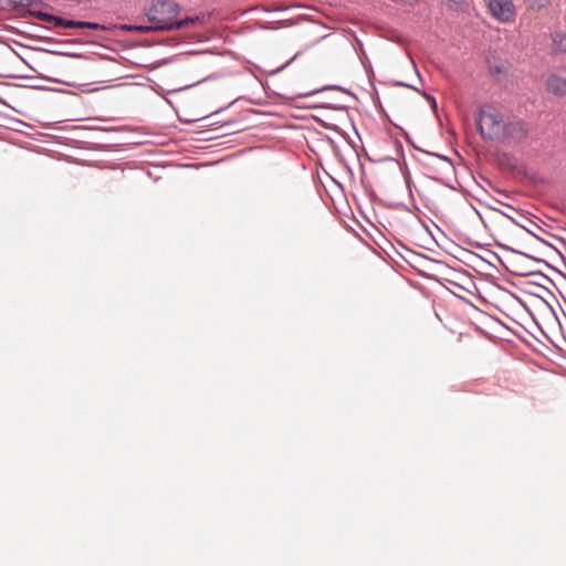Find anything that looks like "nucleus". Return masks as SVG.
Segmentation results:
<instances>
[{
	"instance_id": "obj_1",
	"label": "nucleus",
	"mask_w": 566,
	"mask_h": 566,
	"mask_svg": "<svg viewBox=\"0 0 566 566\" xmlns=\"http://www.w3.org/2000/svg\"><path fill=\"white\" fill-rule=\"evenodd\" d=\"M179 6L174 0H154L146 11L150 25H137L134 30L146 32L150 30L184 29L200 24L198 17L178 19Z\"/></svg>"
},
{
	"instance_id": "obj_2",
	"label": "nucleus",
	"mask_w": 566,
	"mask_h": 566,
	"mask_svg": "<svg viewBox=\"0 0 566 566\" xmlns=\"http://www.w3.org/2000/svg\"><path fill=\"white\" fill-rule=\"evenodd\" d=\"M507 119L493 106L485 105L481 107L476 119L478 129L482 138L500 142L503 137Z\"/></svg>"
},
{
	"instance_id": "obj_3",
	"label": "nucleus",
	"mask_w": 566,
	"mask_h": 566,
	"mask_svg": "<svg viewBox=\"0 0 566 566\" xmlns=\"http://www.w3.org/2000/svg\"><path fill=\"white\" fill-rule=\"evenodd\" d=\"M528 126L520 118L507 119L500 143L509 146H515L524 143L528 137Z\"/></svg>"
},
{
	"instance_id": "obj_4",
	"label": "nucleus",
	"mask_w": 566,
	"mask_h": 566,
	"mask_svg": "<svg viewBox=\"0 0 566 566\" xmlns=\"http://www.w3.org/2000/svg\"><path fill=\"white\" fill-rule=\"evenodd\" d=\"M489 9L495 19L504 23L513 21L515 15V7L511 0H490Z\"/></svg>"
},
{
	"instance_id": "obj_5",
	"label": "nucleus",
	"mask_w": 566,
	"mask_h": 566,
	"mask_svg": "<svg viewBox=\"0 0 566 566\" xmlns=\"http://www.w3.org/2000/svg\"><path fill=\"white\" fill-rule=\"evenodd\" d=\"M56 28H78V29H93V30H104L105 28L98 23L93 22H82V21H73V20H64L62 18H57L55 20Z\"/></svg>"
},
{
	"instance_id": "obj_6",
	"label": "nucleus",
	"mask_w": 566,
	"mask_h": 566,
	"mask_svg": "<svg viewBox=\"0 0 566 566\" xmlns=\"http://www.w3.org/2000/svg\"><path fill=\"white\" fill-rule=\"evenodd\" d=\"M547 91L555 95H566V78L551 75L546 81Z\"/></svg>"
},
{
	"instance_id": "obj_7",
	"label": "nucleus",
	"mask_w": 566,
	"mask_h": 566,
	"mask_svg": "<svg viewBox=\"0 0 566 566\" xmlns=\"http://www.w3.org/2000/svg\"><path fill=\"white\" fill-rule=\"evenodd\" d=\"M552 50L556 53H566V33L556 31L551 34Z\"/></svg>"
},
{
	"instance_id": "obj_8",
	"label": "nucleus",
	"mask_w": 566,
	"mask_h": 566,
	"mask_svg": "<svg viewBox=\"0 0 566 566\" xmlns=\"http://www.w3.org/2000/svg\"><path fill=\"white\" fill-rule=\"evenodd\" d=\"M526 8L531 11H539L544 8H547L552 0H524Z\"/></svg>"
},
{
	"instance_id": "obj_9",
	"label": "nucleus",
	"mask_w": 566,
	"mask_h": 566,
	"mask_svg": "<svg viewBox=\"0 0 566 566\" xmlns=\"http://www.w3.org/2000/svg\"><path fill=\"white\" fill-rule=\"evenodd\" d=\"M38 17L42 21L53 22L54 25H55V20L57 19V17H54V15H51L48 13H43V12H39Z\"/></svg>"
},
{
	"instance_id": "obj_10",
	"label": "nucleus",
	"mask_w": 566,
	"mask_h": 566,
	"mask_svg": "<svg viewBox=\"0 0 566 566\" xmlns=\"http://www.w3.org/2000/svg\"><path fill=\"white\" fill-rule=\"evenodd\" d=\"M11 3L15 7L27 8L32 4L33 0H10Z\"/></svg>"
}]
</instances>
